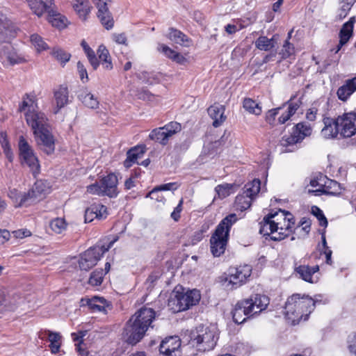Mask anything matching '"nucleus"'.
<instances>
[{"instance_id":"obj_1","label":"nucleus","mask_w":356,"mask_h":356,"mask_svg":"<svg viewBox=\"0 0 356 356\" xmlns=\"http://www.w3.org/2000/svg\"><path fill=\"white\" fill-rule=\"evenodd\" d=\"M294 225L293 216L289 211L279 209L264 217L259 223V233L264 236H270L273 241H280L292 233Z\"/></svg>"},{"instance_id":"obj_2","label":"nucleus","mask_w":356,"mask_h":356,"mask_svg":"<svg viewBox=\"0 0 356 356\" xmlns=\"http://www.w3.org/2000/svg\"><path fill=\"white\" fill-rule=\"evenodd\" d=\"M156 318L155 311L150 307H143L129 320L125 328L127 342L134 345L139 342Z\"/></svg>"},{"instance_id":"obj_3","label":"nucleus","mask_w":356,"mask_h":356,"mask_svg":"<svg viewBox=\"0 0 356 356\" xmlns=\"http://www.w3.org/2000/svg\"><path fill=\"white\" fill-rule=\"evenodd\" d=\"M317 300L309 296L293 294L288 298L284 306L286 318L292 325L299 323L302 320L307 321L314 311Z\"/></svg>"},{"instance_id":"obj_4","label":"nucleus","mask_w":356,"mask_h":356,"mask_svg":"<svg viewBox=\"0 0 356 356\" xmlns=\"http://www.w3.org/2000/svg\"><path fill=\"white\" fill-rule=\"evenodd\" d=\"M236 221V215L232 213L222 219L217 226L210 238L211 252L214 257H220L225 252L230 228Z\"/></svg>"},{"instance_id":"obj_5","label":"nucleus","mask_w":356,"mask_h":356,"mask_svg":"<svg viewBox=\"0 0 356 356\" xmlns=\"http://www.w3.org/2000/svg\"><path fill=\"white\" fill-rule=\"evenodd\" d=\"M252 270V266L248 264L230 267L225 277L222 279V282L226 287H229L231 289H238L249 280Z\"/></svg>"},{"instance_id":"obj_6","label":"nucleus","mask_w":356,"mask_h":356,"mask_svg":"<svg viewBox=\"0 0 356 356\" xmlns=\"http://www.w3.org/2000/svg\"><path fill=\"white\" fill-rule=\"evenodd\" d=\"M118 240V236H115L109 241L108 245H97L90 248L85 251L79 261V267L81 270H88L96 265L103 254L107 252L113 245Z\"/></svg>"},{"instance_id":"obj_7","label":"nucleus","mask_w":356,"mask_h":356,"mask_svg":"<svg viewBox=\"0 0 356 356\" xmlns=\"http://www.w3.org/2000/svg\"><path fill=\"white\" fill-rule=\"evenodd\" d=\"M217 340V330L214 325L199 326L193 337V341L196 342L198 350L204 352L212 350L216 346Z\"/></svg>"},{"instance_id":"obj_8","label":"nucleus","mask_w":356,"mask_h":356,"mask_svg":"<svg viewBox=\"0 0 356 356\" xmlns=\"http://www.w3.org/2000/svg\"><path fill=\"white\" fill-rule=\"evenodd\" d=\"M200 298V293L196 289L189 290L185 293L176 291L175 297L169 300V305H175L176 307L173 309L177 312L185 311L197 304Z\"/></svg>"},{"instance_id":"obj_9","label":"nucleus","mask_w":356,"mask_h":356,"mask_svg":"<svg viewBox=\"0 0 356 356\" xmlns=\"http://www.w3.org/2000/svg\"><path fill=\"white\" fill-rule=\"evenodd\" d=\"M300 104L301 102L300 100H294V97H291L288 102L284 104L282 106L269 110L266 113V121L269 124H273L276 115L279 114L280 111L283 108V107L287 105V110L283 113L278 118V122L280 124H284L291 118L292 115L296 113L297 110L300 106Z\"/></svg>"},{"instance_id":"obj_10","label":"nucleus","mask_w":356,"mask_h":356,"mask_svg":"<svg viewBox=\"0 0 356 356\" xmlns=\"http://www.w3.org/2000/svg\"><path fill=\"white\" fill-rule=\"evenodd\" d=\"M18 147L22 163L27 165L34 174L38 173L40 165L38 158L34 154L31 146L23 136L19 138Z\"/></svg>"},{"instance_id":"obj_11","label":"nucleus","mask_w":356,"mask_h":356,"mask_svg":"<svg viewBox=\"0 0 356 356\" xmlns=\"http://www.w3.org/2000/svg\"><path fill=\"white\" fill-rule=\"evenodd\" d=\"M312 128L307 122H299L296 124L290 136H284L280 140V144L283 147H288L301 143L306 137L312 134Z\"/></svg>"},{"instance_id":"obj_12","label":"nucleus","mask_w":356,"mask_h":356,"mask_svg":"<svg viewBox=\"0 0 356 356\" xmlns=\"http://www.w3.org/2000/svg\"><path fill=\"white\" fill-rule=\"evenodd\" d=\"M181 129V126L179 122H170L163 127L153 129L149 137L151 140L165 145L168 143L169 138L179 132Z\"/></svg>"},{"instance_id":"obj_13","label":"nucleus","mask_w":356,"mask_h":356,"mask_svg":"<svg viewBox=\"0 0 356 356\" xmlns=\"http://www.w3.org/2000/svg\"><path fill=\"white\" fill-rule=\"evenodd\" d=\"M339 124L340 136L341 138H350L356 134V113L353 112L346 113L337 118Z\"/></svg>"},{"instance_id":"obj_14","label":"nucleus","mask_w":356,"mask_h":356,"mask_svg":"<svg viewBox=\"0 0 356 356\" xmlns=\"http://www.w3.org/2000/svg\"><path fill=\"white\" fill-rule=\"evenodd\" d=\"M0 59L5 65H15L26 62V59L9 44L0 47Z\"/></svg>"},{"instance_id":"obj_15","label":"nucleus","mask_w":356,"mask_h":356,"mask_svg":"<svg viewBox=\"0 0 356 356\" xmlns=\"http://www.w3.org/2000/svg\"><path fill=\"white\" fill-rule=\"evenodd\" d=\"M25 118L27 124L33 131V134H36L38 131H43L47 129V118L44 113L38 111L26 112Z\"/></svg>"},{"instance_id":"obj_16","label":"nucleus","mask_w":356,"mask_h":356,"mask_svg":"<svg viewBox=\"0 0 356 356\" xmlns=\"http://www.w3.org/2000/svg\"><path fill=\"white\" fill-rule=\"evenodd\" d=\"M40 148L47 154H51L55 150V140L48 129L38 131L34 134Z\"/></svg>"},{"instance_id":"obj_17","label":"nucleus","mask_w":356,"mask_h":356,"mask_svg":"<svg viewBox=\"0 0 356 356\" xmlns=\"http://www.w3.org/2000/svg\"><path fill=\"white\" fill-rule=\"evenodd\" d=\"M92 1L98 10L97 17L102 25L108 30L112 29L114 22L108 8V0H92Z\"/></svg>"},{"instance_id":"obj_18","label":"nucleus","mask_w":356,"mask_h":356,"mask_svg":"<svg viewBox=\"0 0 356 356\" xmlns=\"http://www.w3.org/2000/svg\"><path fill=\"white\" fill-rule=\"evenodd\" d=\"M102 185V190L105 195L109 197H115L118 195V177L114 173H109L100 180Z\"/></svg>"},{"instance_id":"obj_19","label":"nucleus","mask_w":356,"mask_h":356,"mask_svg":"<svg viewBox=\"0 0 356 356\" xmlns=\"http://www.w3.org/2000/svg\"><path fill=\"white\" fill-rule=\"evenodd\" d=\"M248 302L245 299L238 301L232 312V318L234 321L237 324H241L245 321L250 316H253L252 312L248 307Z\"/></svg>"},{"instance_id":"obj_20","label":"nucleus","mask_w":356,"mask_h":356,"mask_svg":"<svg viewBox=\"0 0 356 356\" xmlns=\"http://www.w3.org/2000/svg\"><path fill=\"white\" fill-rule=\"evenodd\" d=\"M342 192V187L339 183L335 180L328 179L325 181V185L323 188L316 190H309L308 193L314 195H321L322 194L330 195H339Z\"/></svg>"},{"instance_id":"obj_21","label":"nucleus","mask_w":356,"mask_h":356,"mask_svg":"<svg viewBox=\"0 0 356 356\" xmlns=\"http://www.w3.org/2000/svg\"><path fill=\"white\" fill-rule=\"evenodd\" d=\"M248 302V307L253 310L252 314H257L266 309L269 305V298L261 294L252 295L249 298L245 299Z\"/></svg>"},{"instance_id":"obj_22","label":"nucleus","mask_w":356,"mask_h":356,"mask_svg":"<svg viewBox=\"0 0 356 356\" xmlns=\"http://www.w3.org/2000/svg\"><path fill=\"white\" fill-rule=\"evenodd\" d=\"M54 98L56 102V106L54 108V113L56 114L70 102L67 87L64 85H60L55 88L54 90Z\"/></svg>"},{"instance_id":"obj_23","label":"nucleus","mask_w":356,"mask_h":356,"mask_svg":"<svg viewBox=\"0 0 356 356\" xmlns=\"http://www.w3.org/2000/svg\"><path fill=\"white\" fill-rule=\"evenodd\" d=\"M181 346L180 339L177 337H170L163 340L159 346V353L163 356H172Z\"/></svg>"},{"instance_id":"obj_24","label":"nucleus","mask_w":356,"mask_h":356,"mask_svg":"<svg viewBox=\"0 0 356 356\" xmlns=\"http://www.w3.org/2000/svg\"><path fill=\"white\" fill-rule=\"evenodd\" d=\"M324 127L321 130V136L325 139L336 138L340 135L339 124L336 118H325L323 119Z\"/></svg>"},{"instance_id":"obj_25","label":"nucleus","mask_w":356,"mask_h":356,"mask_svg":"<svg viewBox=\"0 0 356 356\" xmlns=\"http://www.w3.org/2000/svg\"><path fill=\"white\" fill-rule=\"evenodd\" d=\"M35 15L41 17L44 13L51 12L53 0H26Z\"/></svg>"},{"instance_id":"obj_26","label":"nucleus","mask_w":356,"mask_h":356,"mask_svg":"<svg viewBox=\"0 0 356 356\" xmlns=\"http://www.w3.org/2000/svg\"><path fill=\"white\" fill-rule=\"evenodd\" d=\"M355 22V17H352L342 26V28L339 32V43L337 45L335 53L339 51L341 48L349 40L350 38L352 36L354 24Z\"/></svg>"},{"instance_id":"obj_27","label":"nucleus","mask_w":356,"mask_h":356,"mask_svg":"<svg viewBox=\"0 0 356 356\" xmlns=\"http://www.w3.org/2000/svg\"><path fill=\"white\" fill-rule=\"evenodd\" d=\"M146 152V147L145 145H136L131 148L127 152V159L124 161V166L126 168H129L134 163H137L138 159L143 156Z\"/></svg>"},{"instance_id":"obj_28","label":"nucleus","mask_w":356,"mask_h":356,"mask_svg":"<svg viewBox=\"0 0 356 356\" xmlns=\"http://www.w3.org/2000/svg\"><path fill=\"white\" fill-rule=\"evenodd\" d=\"M355 91H356V76L346 80L344 83L338 88L337 95L340 100L346 102Z\"/></svg>"},{"instance_id":"obj_29","label":"nucleus","mask_w":356,"mask_h":356,"mask_svg":"<svg viewBox=\"0 0 356 356\" xmlns=\"http://www.w3.org/2000/svg\"><path fill=\"white\" fill-rule=\"evenodd\" d=\"M319 270L318 265L309 266V265H300L296 266L295 271L299 277L305 282L314 283V275Z\"/></svg>"},{"instance_id":"obj_30","label":"nucleus","mask_w":356,"mask_h":356,"mask_svg":"<svg viewBox=\"0 0 356 356\" xmlns=\"http://www.w3.org/2000/svg\"><path fill=\"white\" fill-rule=\"evenodd\" d=\"M46 335L48 337V340L50 342L49 348L51 352L54 354L57 353L60 348L61 335L59 332L45 330L40 332L39 337L43 339Z\"/></svg>"},{"instance_id":"obj_31","label":"nucleus","mask_w":356,"mask_h":356,"mask_svg":"<svg viewBox=\"0 0 356 356\" xmlns=\"http://www.w3.org/2000/svg\"><path fill=\"white\" fill-rule=\"evenodd\" d=\"M225 107L220 104H214L208 108V113L213 120V126L214 127H220L226 120L224 115Z\"/></svg>"},{"instance_id":"obj_32","label":"nucleus","mask_w":356,"mask_h":356,"mask_svg":"<svg viewBox=\"0 0 356 356\" xmlns=\"http://www.w3.org/2000/svg\"><path fill=\"white\" fill-rule=\"evenodd\" d=\"M8 196L13 200L15 207L27 206L32 202L29 191L22 193L16 189H12L9 191Z\"/></svg>"},{"instance_id":"obj_33","label":"nucleus","mask_w":356,"mask_h":356,"mask_svg":"<svg viewBox=\"0 0 356 356\" xmlns=\"http://www.w3.org/2000/svg\"><path fill=\"white\" fill-rule=\"evenodd\" d=\"M167 38L171 41L184 47H189L191 40L181 31L175 28H170Z\"/></svg>"},{"instance_id":"obj_34","label":"nucleus","mask_w":356,"mask_h":356,"mask_svg":"<svg viewBox=\"0 0 356 356\" xmlns=\"http://www.w3.org/2000/svg\"><path fill=\"white\" fill-rule=\"evenodd\" d=\"M49 191L47 184L42 180H38L33 188L29 191L32 202L42 198Z\"/></svg>"},{"instance_id":"obj_35","label":"nucleus","mask_w":356,"mask_h":356,"mask_svg":"<svg viewBox=\"0 0 356 356\" xmlns=\"http://www.w3.org/2000/svg\"><path fill=\"white\" fill-rule=\"evenodd\" d=\"M177 186L176 183H168L162 184L154 188L150 192H149L146 197H150L151 199L155 200L157 202H164L165 198L162 195L159 194V192L162 191H171L177 189Z\"/></svg>"},{"instance_id":"obj_36","label":"nucleus","mask_w":356,"mask_h":356,"mask_svg":"<svg viewBox=\"0 0 356 356\" xmlns=\"http://www.w3.org/2000/svg\"><path fill=\"white\" fill-rule=\"evenodd\" d=\"M37 108V99L34 94L26 93L22 97V102L19 106L20 112H34Z\"/></svg>"},{"instance_id":"obj_37","label":"nucleus","mask_w":356,"mask_h":356,"mask_svg":"<svg viewBox=\"0 0 356 356\" xmlns=\"http://www.w3.org/2000/svg\"><path fill=\"white\" fill-rule=\"evenodd\" d=\"M158 50L161 51L166 57L179 64H183L186 59L181 54L175 51L165 44H161L158 47Z\"/></svg>"},{"instance_id":"obj_38","label":"nucleus","mask_w":356,"mask_h":356,"mask_svg":"<svg viewBox=\"0 0 356 356\" xmlns=\"http://www.w3.org/2000/svg\"><path fill=\"white\" fill-rule=\"evenodd\" d=\"M277 41L276 35H273L270 39L268 38L266 36H259L255 40L254 44L258 49L268 51L275 47Z\"/></svg>"},{"instance_id":"obj_39","label":"nucleus","mask_w":356,"mask_h":356,"mask_svg":"<svg viewBox=\"0 0 356 356\" xmlns=\"http://www.w3.org/2000/svg\"><path fill=\"white\" fill-rule=\"evenodd\" d=\"M97 54L99 60V63H101L103 67L106 70H112L113 66L111 61V57L108 50L104 45L102 44L99 46Z\"/></svg>"},{"instance_id":"obj_40","label":"nucleus","mask_w":356,"mask_h":356,"mask_svg":"<svg viewBox=\"0 0 356 356\" xmlns=\"http://www.w3.org/2000/svg\"><path fill=\"white\" fill-rule=\"evenodd\" d=\"M79 99L83 103V104L91 109H96L99 107V101L94 95L88 92L83 90L81 92L78 96Z\"/></svg>"},{"instance_id":"obj_41","label":"nucleus","mask_w":356,"mask_h":356,"mask_svg":"<svg viewBox=\"0 0 356 356\" xmlns=\"http://www.w3.org/2000/svg\"><path fill=\"white\" fill-rule=\"evenodd\" d=\"M47 20L53 26L58 29H63L66 26V18L54 10L53 7L51 12L47 13Z\"/></svg>"},{"instance_id":"obj_42","label":"nucleus","mask_w":356,"mask_h":356,"mask_svg":"<svg viewBox=\"0 0 356 356\" xmlns=\"http://www.w3.org/2000/svg\"><path fill=\"white\" fill-rule=\"evenodd\" d=\"M9 26L10 22L0 13V42L6 41L12 36V30Z\"/></svg>"},{"instance_id":"obj_43","label":"nucleus","mask_w":356,"mask_h":356,"mask_svg":"<svg viewBox=\"0 0 356 356\" xmlns=\"http://www.w3.org/2000/svg\"><path fill=\"white\" fill-rule=\"evenodd\" d=\"M72 6L80 17H85L90 11L88 0H72Z\"/></svg>"},{"instance_id":"obj_44","label":"nucleus","mask_w":356,"mask_h":356,"mask_svg":"<svg viewBox=\"0 0 356 356\" xmlns=\"http://www.w3.org/2000/svg\"><path fill=\"white\" fill-rule=\"evenodd\" d=\"M252 201V199L243 193L236 197L234 207L236 209L243 211L250 207Z\"/></svg>"},{"instance_id":"obj_45","label":"nucleus","mask_w":356,"mask_h":356,"mask_svg":"<svg viewBox=\"0 0 356 356\" xmlns=\"http://www.w3.org/2000/svg\"><path fill=\"white\" fill-rule=\"evenodd\" d=\"M89 302V308L92 312H106L107 302L104 298L94 296Z\"/></svg>"},{"instance_id":"obj_46","label":"nucleus","mask_w":356,"mask_h":356,"mask_svg":"<svg viewBox=\"0 0 356 356\" xmlns=\"http://www.w3.org/2000/svg\"><path fill=\"white\" fill-rule=\"evenodd\" d=\"M81 45L83 47L90 65H92L94 70H97V68L99 65V63L98 58L95 55V51L89 47V45L85 40L81 41Z\"/></svg>"},{"instance_id":"obj_47","label":"nucleus","mask_w":356,"mask_h":356,"mask_svg":"<svg viewBox=\"0 0 356 356\" xmlns=\"http://www.w3.org/2000/svg\"><path fill=\"white\" fill-rule=\"evenodd\" d=\"M244 109L251 114L259 115L261 113V107L251 98H245L243 102Z\"/></svg>"},{"instance_id":"obj_48","label":"nucleus","mask_w":356,"mask_h":356,"mask_svg":"<svg viewBox=\"0 0 356 356\" xmlns=\"http://www.w3.org/2000/svg\"><path fill=\"white\" fill-rule=\"evenodd\" d=\"M261 182L259 179H254L251 183L245 184L243 193L250 197L251 199H254V196L260 191Z\"/></svg>"},{"instance_id":"obj_49","label":"nucleus","mask_w":356,"mask_h":356,"mask_svg":"<svg viewBox=\"0 0 356 356\" xmlns=\"http://www.w3.org/2000/svg\"><path fill=\"white\" fill-rule=\"evenodd\" d=\"M234 187V185L225 183L218 185L215 188V191L218 194V197L224 199L233 193Z\"/></svg>"},{"instance_id":"obj_50","label":"nucleus","mask_w":356,"mask_h":356,"mask_svg":"<svg viewBox=\"0 0 356 356\" xmlns=\"http://www.w3.org/2000/svg\"><path fill=\"white\" fill-rule=\"evenodd\" d=\"M49 226L55 233L60 234L66 229L67 223L64 218H56L50 222Z\"/></svg>"},{"instance_id":"obj_51","label":"nucleus","mask_w":356,"mask_h":356,"mask_svg":"<svg viewBox=\"0 0 356 356\" xmlns=\"http://www.w3.org/2000/svg\"><path fill=\"white\" fill-rule=\"evenodd\" d=\"M31 42L38 51L45 50L48 47L47 44L44 41L43 38L38 34L31 35Z\"/></svg>"},{"instance_id":"obj_52","label":"nucleus","mask_w":356,"mask_h":356,"mask_svg":"<svg viewBox=\"0 0 356 356\" xmlns=\"http://www.w3.org/2000/svg\"><path fill=\"white\" fill-rule=\"evenodd\" d=\"M104 277V270L96 269L90 275L89 284L92 286H99L102 284Z\"/></svg>"},{"instance_id":"obj_53","label":"nucleus","mask_w":356,"mask_h":356,"mask_svg":"<svg viewBox=\"0 0 356 356\" xmlns=\"http://www.w3.org/2000/svg\"><path fill=\"white\" fill-rule=\"evenodd\" d=\"M312 213L316 217L319 222V225L322 227H326L327 226V220L323 211L317 206H313L312 207Z\"/></svg>"},{"instance_id":"obj_54","label":"nucleus","mask_w":356,"mask_h":356,"mask_svg":"<svg viewBox=\"0 0 356 356\" xmlns=\"http://www.w3.org/2000/svg\"><path fill=\"white\" fill-rule=\"evenodd\" d=\"M52 55L62 63H65L66 62H67L71 56V55L69 53L59 48L54 49L52 51Z\"/></svg>"},{"instance_id":"obj_55","label":"nucleus","mask_w":356,"mask_h":356,"mask_svg":"<svg viewBox=\"0 0 356 356\" xmlns=\"http://www.w3.org/2000/svg\"><path fill=\"white\" fill-rule=\"evenodd\" d=\"M294 54V47L288 40H285L280 52L282 59H286Z\"/></svg>"},{"instance_id":"obj_56","label":"nucleus","mask_w":356,"mask_h":356,"mask_svg":"<svg viewBox=\"0 0 356 356\" xmlns=\"http://www.w3.org/2000/svg\"><path fill=\"white\" fill-rule=\"evenodd\" d=\"M86 335V331H81L78 334L76 333H72V337L74 340V341L77 342L76 343V350L80 353V355H83L85 354V350L81 348V343H83V341L81 339Z\"/></svg>"},{"instance_id":"obj_57","label":"nucleus","mask_w":356,"mask_h":356,"mask_svg":"<svg viewBox=\"0 0 356 356\" xmlns=\"http://www.w3.org/2000/svg\"><path fill=\"white\" fill-rule=\"evenodd\" d=\"M97 210L96 207H94V204L91 205L90 207L87 208L85 211L84 215V220L85 222H90L95 218H97V214L96 213Z\"/></svg>"},{"instance_id":"obj_58","label":"nucleus","mask_w":356,"mask_h":356,"mask_svg":"<svg viewBox=\"0 0 356 356\" xmlns=\"http://www.w3.org/2000/svg\"><path fill=\"white\" fill-rule=\"evenodd\" d=\"M102 189V185L100 183L96 182L88 186L86 191L93 195H105Z\"/></svg>"},{"instance_id":"obj_59","label":"nucleus","mask_w":356,"mask_h":356,"mask_svg":"<svg viewBox=\"0 0 356 356\" xmlns=\"http://www.w3.org/2000/svg\"><path fill=\"white\" fill-rule=\"evenodd\" d=\"M111 38L113 42L118 44H122L124 46L128 45V40L124 33H114L111 35Z\"/></svg>"},{"instance_id":"obj_60","label":"nucleus","mask_w":356,"mask_h":356,"mask_svg":"<svg viewBox=\"0 0 356 356\" xmlns=\"http://www.w3.org/2000/svg\"><path fill=\"white\" fill-rule=\"evenodd\" d=\"M327 180V177L323 175H318L316 178L312 179L310 181V185L312 187H317L318 186V188H323V185H325V181Z\"/></svg>"},{"instance_id":"obj_61","label":"nucleus","mask_w":356,"mask_h":356,"mask_svg":"<svg viewBox=\"0 0 356 356\" xmlns=\"http://www.w3.org/2000/svg\"><path fill=\"white\" fill-rule=\"evenodd\" d=\"M77 70L80 76L81 80L85 83L87 82L88 80V73L86 67H84L83 64L79 61L77 63Z\"/></svg>"},{"instance_id":"obj_62","label":"nucleus","mask_w":356,"mask_h":356,"mask_svg":"<svg viewBox=\"0 0 356 356\" xmlns=\"http://www.w3.org/2000/svg\"><path fill=\"white\" fill-rule=\"evenodd\" d=\"M208 226L203 225L202 228L195 232L192 237V241L193 243H197L200 241L204 236V233L207 231Z\"/></svg>"},{"instance_id":"obj_63","label":"nucleus","mask_w":356,"mask_h":356,"mask_svg":"<svg viewBox=\"0 0 356 356\" xmlns=\"http://www.w3.org/2000/svg\"><path fill=\"white\" fill-rule=\"evenodd\" d=\"M1 307H3L8 309H13V307L8 301L5 291L2 289H0V308Z\"/></svg>"},{"instance_id":"obj_64","label":"nucleus","mask_w":356,"mask_h":356,"mask_svg":"<svg viewBox=\"0 0 356 356\" xmlns=\"http://www.w3.org/2000/svg\"><path fill=\"white\" fill-rule=\"evenodd\" d=\"M0 143L1 144V147L3 149L4 153L6 152H8L9 151L11 150L9 142L7 140V136L4 132L0 133Z\"/></svg>"}]
</instances>
